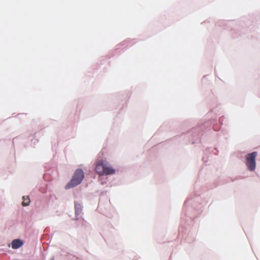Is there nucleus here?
<instances>
[{
	"instance_id": "obj_1",
	"label": "nucleus",
	"mask_w": 260,
	"mask_h": 260,
	"mask_svg": "<svg viewBox=\"0 0 260 260\" xmlns=\"http://www.w3.org/2000/svg\"><path fill=\"white\" fill-rule=\"evenodd\" d=\"M95 170L100 176L112 175L115 172V169L103 160L98 162Z\"/></svg>"
},
{
	"instance_id": "obj_2",
	"label": "nucleus",
	"mask_w": 260,
	"mask_h": 260,
	"mask_svg": "<svg viewBox=\"0 0 260 260\" xmlns=\"http://www.w3.org/2000/svg\"><path fill=\"white\" fill-rule=\"evenodd\" d=\"M84 177V173L81 169H77L73 177L70 181L66 186V189H69L74 187L79 184H80Z\"/></svg>"
},
{
	"instance_id": "obj_3",
	"label": "nucleus",
	"mask_w": 260,
	"mask_h": 260,
	"mask_svg": "<svg viewBox=\"0 0 260 260\" xmlns=\"http://www.w3.org/2000/svg\"><path fill=\"white\" fill-rule=\"evenodd\" d=\"M256 152H253L246 155V166L250 171H254L256 167L255 158L257 156Z\"/></svg>"
},
{
	"instance_id": "obj_4",
	"label": "nucleus",
	"mask_w": 260,
	"mask_h": 260,
	"mask_svg": "<svg viewBox=\"0 0 260 260\" xmlns=\"http://www.w3.org/2000/svg\"><path fill=\"white\" fill-rule=\"evenodd\" d=\"M23 245V242L20 239H15L12 242V247L13 249H17Z\"/></svg>"
},
{
	"instance_id": "obj_5",
	"label": "nucleus",
	"mask_w": 260,
	"mask_h": 260,
	"mask_svg": "<svg viewBox=\"0 0 260 260\" xmlns=\"http://www.w3.org/2000/svg\"><path fill=\"white\" fill-rule=\"evenodd\" d=\"M75 209L76 214H80L82 211V206L80 203L78 202L75 203Z\"/></svg>"
},
{
	"instance_id": "obj_6",
	"label": "nucleus",
	"mask_w": 260,
	"mask_h": 260,
	"mask_svg": "<svg viewBox=\"0 0 260 260\" xmlns=\"http://www.w3.org/2000/svg\"><path fill=\"white\" fill-rule=\"evenodd\" d=\"M23 201L22 202V205L23 206H28L30 203V200H29L28 197L24 196L23 197Z\"/></svg>"
}]
</instances>
